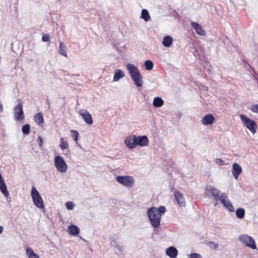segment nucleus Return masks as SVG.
Instances as JSON below:
<instances>
[{"label":"nucleus","mask_w":258,"mask_h":258,"mask_svg":"<svg viewBox=\"0 0 258 258\" xmlns=\"http://www.w3.org/2000/svg\"><path fill=\"white\" fill-rule=\"evenodd\" d=\"M166 212L164 206H161L158 208L151 207L148 210L147 214L152 225L154 228H158L161 222V218L162 214Z\"/></svg>","instance_id":"obj_1"},{"label":"nucleus","mask_w":258,"mask_h":258,"mask_svg":"<svg viewBox=\"0 0 258 258\" xmlns=\"http://www.w3.org/2000/svg\"><path fill=\"white\" fill-rule=\"evenodd\" d=\"M126 67L135 85L138 87H141L143 84V77L138 68L131 63H127Z\"/></svg>","instance_id":"obj_2"},{"label":"nucleus","mask_w":258,"mask_h":258,"mask_svg":"<svg viewBox=\"0 0 258 258\" xmlns=\"http://www.w3.org/2000/svg\"><path fill=\"white\" fill-rule=\"evenodd\" d=\"M205 195L209 198L213 197L215 200L217 202L219 200L221 202V199L224 198L226 196L225 193L221 192L218 189L209 186L205 190Z\"/></svg>","instance_id":"obj_3"},{"label":"nucleus","mask_w":258,"mask_h":258,"mask_svg":"<svg viewBox=\"0 0 258 258\" xmlns=\"http://www.w3.org/2000/svg\"><path fill=\"white\" fill-rule=\"evenodd\" d=\"M240 118L244 125L252 133L256 132L257 125L255 122L244 114H240Z\"/></svg>","instance_id":"obj_4"},{"label":"nucleus","mask_w":258,"mask_h":258,"mask_svg":"<svg viewBox=\"0 0 258 258\" xmlns=\"http://www.w3.org/2000/svg\"><path fill=\"white\" fill-rule=\"evenodd\" d=\"M238 239L244 245L252 249H255L256 248L255 241L252 237L244 234L239 235Z\"/></svg>","instance_id":"obj_5"},{"label":"nucleus","mask_w":258,"mask_h":258,"mask_svg":"<svg viewBox=\"0 0 258 258\" xmlns=\"http://www.w3.org/2000/svg\"><path fill=\"white\" fill-rule=\"evenodd\" d=\"M31 197L34 205L38 208L42 209L44 208V203L37 189L32 186L31 191Z\"/></svg>","instance_id":"obj_6"},{"label":"nucleus","mask_w":258,"mask_h":258,"mask_svg":"<svg viewBox=\"0 0 258 258\" xmlns=\"http://www.w3.org/2000/svg\"><path fill=\"white\" fill-rule=\"evenodd\" d=\"M54 163L58 171L61 173L67 171L68 165L62 157L59 155L56 156L54 158Z\"/></svg>","instance_id":"obj_7"},{"label":"nucleus","mask_w":258,"mask_h":258,"mask_svg":"<svg viewBox=\"0 0 258 258\" xmlns=\"http://www.w3.org/2000/svg\"><path fill=\"white\" fill-rule=\"evenodd\" d=\"M116 180L118 183L128 187H132L135 182L134 178L130 175L117 176Z\"/></svg>","instance_id":"obj_8"},{"label":"nucleus","mask_w":258,"mask_h":258,"mask_svg":"<svg viewBox=\"0 0 258 258\" xmlns=\"http://www.w3.org/2000/svg\"><path fill=\"white\" fill-rule=\"evenodd\" d=\"M19 102L20 103L14 108V119L16 121L22 120L25 118L23 104L21 100H19Z\"/></svg>","instance_id":"obj_9"},{"label":"nucleus","mask_w":258,"mask_h":258,"mask_svg":"<svg viewBox=\"0 0 258 258\" xmlns=\"http://www.w3.org/2000/svg\"><path fill=\"white\" fill-rule=\"evenodd\" d=\"M0 190L4 196L7 198L8 202H11V199L9 197V192L7 189V187L5 182V181L0 173Z\"/></svg>","instance_id":"obj_10"},{"label":"nucleus","mask_w":258,"mask_h":258,"mask_svg":"<svg viewBox=\"0 0 258 258\" xmlns=\"http://www.w3.org/2000/svg\"><path fill=\"white\" fill-rule=\"evenodd\" d=\"M136 140V146L137 145L140 146L141 147H145L148 145L149 140L147 136H135Z\"/></svg>","instance_id":"obj_11"},{"label":"nucleus","mask_w":258,"mask_h":258,"mask_svg":"<svg viewBox=\"0 0 258 258\" xmlns=\"http://www.w3.org/2000/svg\"><path fill=\"white\" fill-rule=\"evenodd\" d=\"M80 114L86 123L88 124H92L93 123V121L92 115L87 110H80Z\"/></svg>","instance_id":"obj_12"},{"label":"nucleus","mask_w":258,"mask_h":258,"mask_svg":"<svg viewBox=\"0 0 258 258\" xmlns=\"http://www.w3.org/2000/svg\"><path fill=\"white\" fill-rule=\"evenodd\" d=\"M221 203L223 205L225 209L230 212H233L234 211V208L233 206L232 203L228 199L227 195L224 197V198L221 199Z\"/></svg>","instance_id":"obj_13"},{"label":"nucleus","mask_w":258,"mask_h":258,"mask_svg":"<svg viewBox=\"0 0 258 258\" xmlns=\"http://www.w3.org/2000/svg\"><path fill=\"white\" fill-rule=\"evenodd\" d=\"M190 25L196 30L197 33L198 35L202 36H205L206 35V32L205 30L198 23L191 22L190 23Z\"/></svg>","instance_id":"obj_14"},{"label":"nucleus","mask_w":258,"mask_h":258,"mask_svg":"<svg viewBox=\"0 0 258 258\" xmlns=\"http://www.w3.org/2000/svg\"><path fill=\"white\" fill-rule=\"evenodd\" d=\"M174 196L178 204L181 207L185 206V199L183 195L177 190H175Z\"/></svg>","instance_id":"obj_15"},{"label":"nucleus","mask_w":258,"mask_h":258,"mask_svg":"<svg viewBox=\"0 0 258 258\" xmlns=\"http://www.w3.org/2000/svg\"><path fill=\"white\" fill-rule=\"evenodd\" d=\"M242 171V167L237 163H234L232 165V175L235 179H237L239 175Z\"/></svg>","instance_id":"obj_16"},{"label":"nucleus","mask_w":258,"mask_h":258,"mask_svg":"<svg viewBox=\"0 0 258 258\" xmlns=\"http://www.w3.org/2000/svg\"><path fill=\"white\" fill-rule=\"evenodd\" d=\"M215 119V117L212 114H208L203 117L201 122L203 125H208L213 123Z\"/></svg>","instance_id":"obj_17"},{"label":"nucleus","mask_w":258,"mask_h":258,"mask_svg":"<svg viewBox=\"0 0 258 258\" xmlns=\"http://www.w3.org/2000/svg\"><path fill=\"white\" fill-rule=\"evenodd\" d=\"M124 144L130 149H133L136 147L135 136L127 137L124 140Z\"/></svg>","instance_id":"obj_18"},{"label":"nucleus","mask_w":258,"mask_h":258,"mask_svg":"<svg viewBox=\"0 0 258 258\" xmlns=\"http://www.w3.org/2000/svg\"><path fill=\"white\" fill-rule=\"evenodd\" d=\"M166 254L170 258H176L178 254V250L175 247L171 246L167 248Z\"/></svg>","instance_id":"obj_19"},{"label":"nucleus","mask_w":258,"mask_h":258,"mask_svg":"<svg viewBox=\"0 0 258 258\" xmlns=\"http://www.w3.org/2000/svg\"><path fill=\"white\" fill-rule=\"evenodd\" d=\"M124 76L125 74L122 70L117 69L114 72V74L113 76V81L117 82L121 78L124 77Z\"/></svg>","instance_id":"obj_20"},{"label":"nucleus","mask_w":258,"mask_h":258,"mask_svg":"<svg viewBox=\"0 0 258 258\" xmlns=\"http://www.w3.org/2000/svg\"><path fill=\"white\" fill-rule=\"evenodd\" d=\"M35 122L39 125H42L44 122L43 116L41 113H38L34 116Z\"/></svg>","instance_id":"obj_21"},{"label":"nucleus","mask_w":258,"mask_h":258,"mask_svg":"<svg viewBox=\"0 0 258 258\" xmlns=\"http://www.w3.org/2000/svg\"><path fill=\"white\" fill-rule=\"evenodd\" d=\"M68 232L72 235H76L79 232V229L78 226L72 225L68 227Z\"/></svg>","instance_id":"obj_22"},{"label":"nucleus","mask_w":258,"mask_h":258,"mask_svg":"<svg viewBox=\"0 0 258 258\" xmlns=\"http://www.w3.org/2000/svg\"><path fill=\"white\" fill-rule=\"evenodd\" d=\"M172 42V37L170 36H166L164 37L162 44L164 46L168 47L171 45Z\"/></svg>","instance_id":"obj_23"},{"label":"nucleus","mask_w":258,"mask_h":258,"mask_svg":"<svg viewBox=\"0 0 258 258\" xmlns=\"http://www.w3.org/2000/svg\"><path fill=\"white\" fill-rule=\"evenodd\" d=\"M58 52L60 54L65 57H67V53L66 51V46L64 44V43L61 41H60L59 44Z\"/></svg>","instance_id":"obj_24"},{"label":"nucleus","mask_w":258,"mask_h":258,"mask_svg":"<svg viewBox=\"0 0 258 258\" xmlns=\"http://www.w3.org/2000/svg\"><path fill=\"white\" fill-rule=\"evenodd\" d=\"M164 104V101L163 99L159 97H155L153 102V105L154 107H160Z\"/></svg>","instance_id":"obj_25"},{"label":"nucleus","mask_w":258,"mask_h":258,"mask_svg":"<svg viewBox=\"0 0 258 258\" xmlns=\"http://www.w3.org/2000/svg\"><path fill=\"white\" fill-rule=\"evenodd\" d=\"M26 254L28 258H40L39 255L35 253L31 248L26 249Z\"/></svg>","instance_id":"obj_26"},{"label":"nucleus","mask_w":258,"mask_h":258,"mask_svg":"<svg viewBox=\"0 0 258 258\" xmlns=\"http://www.w3.org/2000/svg\"><path fill=\"white\" fill-rule=\"evenodd\" d=\"M141 18L144 19L146 22L150 20L151 17L148 11L146 9H143L141 13Z\"/></svg>","instance_id":"obj_27"},{"label":"nucleus","mask_w":258,"mask_h":258,"mask_svg":"<svg viewBox=\"0 0 258 258\" xmlns=\"http://www.w3.org/2000/svg\"><path fill=\"white\" fill-rule=\"evenodd\" d=\"M110 244L112 247L116 248L119 251H122V246L119 245L118 241L115 239H112L110 241Z\"/></svg>","instance_id":"obj_28"},{"label":"nucleus","mask_w":258,"mask_h":258,"mask_svg":"<svg viewBox=\"0 0 258 258\" xmlns=\"http://www.w3.org/2000/svg\"><path fill=\"white\" fill-rule=\"evenodd\" d=\"M245 215V210L243 208H238L236 211V216L239 219H242Z\"/></svg>","instance_id":"obj_29"},{"label":"nucleus","mask_w":258,"mask_h":258,"mask_svg":"<svg viewBox=\"0 0 258 258\" xmlns=\"http://www.w3.org/2000/svg\"><path fill=\"white\" fill-rule=\"evenodd\" d=\"M59 147L62 150L67 149L69 148L68 142L66 141L63 138H61L60 139Z\"/></svg>","instance_id":"obj_30"},{"label":"nucleus","mask_w":258,"mask_h":258,"mask_svg":"<svg viewBox=\"0 0 258 258\" xmlns=\"http://www.w3.org/2000/svg\"><path fill=\"white\" fill-rule=\"evenodd\" d=\"M146 69L148 71H150L153 69L154 64L153 62L150 60H147L144 63Z\"/></svg>","instance_id":"obj_31"},{"label":"nucleus","mask_w":258,"mask_h":258,"mask_svg":"<svg viewBox=\"0 0 258 258\" xmlns=\"http://www.w3.org/2000/svg\"><path fill=\"white\" fill-rule=\"evenodd\" d=\"M71 133L72 138L73 139H74V140L76 142V143L77 144H78V141L79 135V133L76 130H71Z\"/></svg>","instance_id":"obj_32"},{"label":"nucleus","mask_w":258,"mask_h":258,"mask_svg":"<svg viewBox=\"0 0 258 258\" xmlns=\"http://www.w3.org/2000/svg\"><path fill=\"white\" fill-rule=\"evenodd\" d=\"M23 133L25 135H28L30 133V126L28 124H26L22 127Z\"/></svg>","instance_id":"obj_33"},{"label":"nucleus","mask_w":258,"mask_h":258,"mask_svg":"<svg viewBox=\"0 0 258 258\" xmlns=\"http://www.w3.org/2000/svg\"><path fill=\"white\" fill-rule=\"evenodd\" d=\"M75 204L72 202H67L66 203V207L69 210H71L74 209Z\"/></svg>","instance_id":"obj_34"},{"label":"nucleus","mask_w":258,"mask_h":258,"mask_svg":"<svg viewBox=\"0 0 258 258\" xmlns=\"http://www.w3.org/2000/svg\"><path fill=\"white\" fill-rule=\"evenodd\" d=\"M250 109L254 113H258V104H254L251 105Z\"/></svg>","instance_id":"obj_35"},{"label":"nucleus","mask_w":258,"mask_h":258,"mask_svg":"<svg viewBox=\"0 0 258 258\" xmlns=\"http://www.w3.org/2000/svg\"><path fill=\"white\" fill-rule=\"evenodd\" d=\"M188 258H202V257L200 254L193 253L188 255Z\"/></svg>","instance_id":"obj_36"},{"label":"nucleus","mask_w":258,"mask_h":258,"mask_svg":"<svg viewBox=\"0 0 258 258\" xmlns=\"http://www.w3.org/2000/svg\"><path fill=\"white\" fill-rule=\"evenodd\" d=\"M209 244L211 248L213 249H216L218 247V244L213 241L209 242Z\"/></svg>","instance_id":"obj_37"},{"label":"nucleus","mask_w":258,"mask_h":258,"mask_svg":"<svg viewBox=\"0 0 258 258\" xmlns=\"http://www.w3.org/2000/svg\"><path fill=\"white\" fill-rule=\"evenodd\" d=\"M50 40V37L48 34H45L43 35L42 38V40L43 42H48Z\"/></svg>","instance_id":"obj_38"},{"label":"nucleus","mask_w":258,"mask_h":258,"mask_svg":"<svg viewBox=\"0 0 258 258\" xmlns=\"http://www.w3.org/2000/svg\"><path fill=\"white\" fill-rule=\"evenodd\" d=\"M215 162L219 165H223L224 164V161L221 158H216Z\"/></svg>","instance_id":"obj_39"},{"label":"nucleus","mask_w":258,"mask_h":258,"mask_svg":"<svg viewBox=\"0 0 258 258\" xmlns=\"http://www.w3.org/2000/svg\"><path fill=\"white\" fill-rule=\"evenodd\" d=\"M37 140H38V145H39V147H41L42 146V143H43L42 138L40 136H39L38 137Z\"/></svg>","instance_id":"obj_40"},{"label":"nucleus","mask_w":258,"mask_h":258,"mask_svg":"<svg viewBox=\"0 0 258 258\" xmlns=\"http://www.w3.org/2000/svg\"><path fill=\"white\" fill-rule=\"evenodd\" d=\"M3 104L2 103H0V111H1V112H3Z\"/></svg>","instance_id":"obj_41"},{"label":"nucleus","mask_w":258,"mask_h":258,"mask_svg":"<svg viewBox=\"0 0 258 258\" xmlns=\"http://www.w3.org/2000/svg\"><path fill=\"white\" fill-rule=\"evenodd\" d=\"M4 230V228L3 226L0 225V234H1Z\"/></svg>","instance_id":"obj_42"},{"label":"nucleus","mask_w":258,"mask_h":258,"mask_svg":"<svg viewBox=\"0 0 258 258\" xmlns=\"http://www.w3.org/2000/svg\"><path fill=\"white\" fill-rule=\"evenodd\" d=\"M217 204H218V203H217H217H216L214 204V206H216L217 205Z\"/></svg>","instance_id":"obj_43"}]
</instances>
